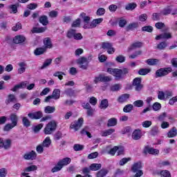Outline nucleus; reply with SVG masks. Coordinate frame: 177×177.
Masks as SVG:
<instances>
[{"label": "nucleus", "mask_w": 177, "mask_h": 177, "mask_svg": "<svg viewBox=\"0 0 177 177\" xmlns=\"http://www.w3.org/2000/svg\"><path fill=\"white\" fill-rule=\"evenodd\" d=\"M106 72H108L111 75H113V77H115V80L119 81V80L122 79L124 75L128 74L129 71L127 68H124L122 69L109 68Z\"/></svg>", "instance_id": "1"}, {"label": "nucleus", "mask_w": 177, "mask_h": 177, "mask_svg": "<svg viewBox=\"0 0 177 177\" xmlns=\"http://www.w3.org/2000/svg\"><path fill=\"white\" fill-rule=\"evenodd\" d=\"M56 128H57V122L55 120H52L46 125L44 132L45 135H50L53 132L56 131Z\"/></svg>", "instance_id": "2"}, {"label": "nucleus", "mask_w": 177, "mask_h": 177, "mask_svg": "<svg viewBox=\"0 0 177 177\" xmlns=\"http://www.w3.org/2000/svg\"><path fill=\"white\" fill-rule=\"evenodd\" d=\"M169 73H172V68H161L156 71V78L165 77L166 75H168Z\"/></svg>", "instance_id": "3"}, {"label": "nucleus", "mask_w": 177, "mask_h": 177, "mask_svg": "<svg viewBox=\"0 0 177 177\" xmlns=\"http://www.w3.org/2000/svg\"><path fill=\"white\" fill-rule=\"evenodd\" d=\"M132 86L134 87L136 92H140L143 89V84H142V78L136 77L133 80Z\"/></svg>", "instance_id": "4"}, {"label": "nucleus", "mask_w": 177, "mask_h": 177, "mask_svg": "<svg viewBox=\"0 0 177 177\" xmlns=\"http://www.w3.org/2000/svg\"><path fill=\"white\" fill-rule=\"evenodd\" d=\"M12 146V140L10 139L4 140L0 138V149H4V150H9Z\"/></svg>", "instance_id": "5"}, {"label": "nucleus", "mask_w": 177, "mask_h": 177, "mask_svg": "<svg viewBox=\"0 0 177 177\" xmlns=\"http://www.w3.org/2000/svg\"><path fill=\"white\" fill-rule=\"evenodd\" d=\"M84 124V119L79 118L77 121H75L71 124L70 128L74 129L75 131H78L82 124Z\"/></svg>", "instance_id": "6"}, {"label": "nucleus", "mask_w": 177, "mask_h": 177, "mask_svg": "<svg viewBox=\"0 0 177 177\" xmlns=\"http://www.w3.org/2000/svg\"><path fill=\"white\" fill-rule=\"evenodd\" d=\"M103 21L102 18L93 19L90 24H84V28H95L97 24H100Z\"/></svg>", "instance_id": "7"}, {"label": "nucleus", "mask_w": 177, "mask_h": 177, "mask_svg": "<svg viewBox=\"0 0 177 177\" xmlns=\"http://www.w3.org/2000/svg\"><path fill=\"white\" fill-rule=\"evenodd\" d=\"M77 63L80 68L82 70H86L88 68V59L86 57H81L77 60Z\"/></svg>", "instance_id": "8"}, {"label": "nucleus", "mask_w": 177, "mask_h": 177, "mask_svg": "<svg viewBox=\"0 0 177 177\" xmlns=\"http://www.w3.org/2000/svg\"><path fill=\"white\" fill-rule=\"evenodd\" d=\"M28 116L29 118H30V120H39L44 117V114L41 111H37L34 113H29Z\"/></svg>", "instance_id": "9"}, {"label": "nucleus", "mask_w": 177, "mask_h": 177, "mask_svg": "<svg viewBox=\"0 0 177 177\" xmlns=\"http://www.w3.org/2000/svg\"><path fill=\"white\" fill-rule=\"evenodd\" d=\"M24 160H35L37 158V152L35 151H31L27 152L24 155Z\"/></svg>", "instance_id": "10"}, {"label": "nucleus", "mask_w": 177, "mask_h": 177, "mask_svg": "<svg viewBox=\"0 0 177 177\" xmlns=\"http://www.w3.org/2000/svg\"><path fill=\"white\" fill-rule=\"evenodd\" d=\"M37 169H38V167L36 165H30L28 167H26L24 169V172L21 173V176H27V175H28V173L27 172H32V171H37Z\"/></svg>", "instance_id": "11"}, {"label": "nucleus", "mask_w": 177, "mask_h": 177, "mask_svg": "<svg viewBox=\"0 0 177 177\" xmlns=\"http://www.w3.org/2000/svg\"><path fill=\"white\" fill-rule=\"evenodd\" d=\"M27 85H28V82H21L19 84L15 85L14 88L11 89V91H12V92H16V91H17L18 89L27 88Z\"/></svg>", "instance_id": "12"}, {"label": "nucleus", "mask_w": 177, "mask_h": 177, "mask_svg": "<svg viewBox=\"0 0 177 177\" xmlns=\"http://www.w3.org/2000/svg\"><path fill=\"white\" fill-rule=\"evenodd\" d=\"M131 138L133 140H139V139L142 138V131H140V129L134 130L131 135Z\"/></svg>", "instance_id": "13"}, {"label": "nucleus", "mask_w": 177, "mask_h": 177, "mask_svg": "<svg viewBox=\"0 0 177 177\" xmlns=\"http://www.w3.org/2000/svg\"><path fill=\"white\" fill-rule=\"evenodd\" d=\"M169 38H172V36L171 35V33L165 32V33H162V34L156 36L155 39H156V41H158L160 39H169Z\"/></svg>", "instance_id": "14"}, {"label": "nucleus", "mask_w": 177, "mask_h": 177, "mask_svg": "<svg viewBox=\"0 0 177 177\" xmlns=\"http://www.w3.org/2000/svg\"><path fill=\"white\" fill-rule=\"evenodd\" d=\"M145 153H148L149 154H152L153 156H156L160 153V151L157 149L150 148L149 147H146L144 150Z\"/></svg>", "instance_id": "15"}, {"label": "nucleus", "mask_w": 177, "mask_h": 177, "mask_svg": "<svg viewBox=\"0 0 177 177\" xmlns=\"http://www.w3.org/2000/svg\"><path fill=\"white\" fill-rule=\"evenodd\" d=\"M44 46L43 48H45L46 50L47 49H52L53 46V45L52 44V41L49 37H46L44 39Z\"/></svg>", "instance_id": "16"}, {"label": "nucleus", "mask_w": 177, "mask_h": 177, "mask_svg": "<svg viewBox=\"0 0 177 177\" xmlns=\"http://www.w3.org/2000/svg\"><path fill=\"white\" fill-rule=\"evenodd\" d=\"M10 120L11 121V124L15 127H17V122H19V117L15 113H12L10 115Z\"/></svg>", "instance_id": "17"}, {"label": "nucleus", "mask_w": 177, "mask_h": 177, "mask_svg": "<svg viewBox=\"0 0 177 177\" xmlns=\"http://www.w3.org/2000/svg\"><path fill=\"white\" fill-rule=\"evenodd\" d=\"M17 102V98L13 94H10L8 99L6 100V104H10V103H16Z\"/></svg>", "instance_id": "18"}, {"label": "nucleus", "mask_w": 177, "mask_h": 177, "mask_svg": "<svg viewBox=\"0 0 177 177\" xmlns=\"http://www.w3.org/2000/svg\"><path fill=\"white\" fill-rule=\"evenodd\" d=\"M167 138H175L177 136V129L176 127H172L167 133Z\"/></svg>", "instance_id": "19"}, {"label": "nucleus", "mask_w": 177, "mask_h": 177, "mask_svg": "<svg viewBox=\"0 0 177 177\" xmlns=\"http://www.w3.org/2000/svg\"><path fill=\"white\" fill-rule=\"evenodd\" d=\"M141 169H142V162H138L133 165L131 167V171L135 174V172H138V171H140Z\"/></svg>", "instance_id": "20"}, {"label": "nucleus", "mask_w": 177, "mask_h": 177, "mask_svg": "<svg viewBox=\"0 0 177 177\" xmlns=\"http://www.w3.org/2000/svg\"><path fill=\"white\" fill-rule=\"evenodd\" d=\"M139 27V23L138 22H133L129 24L127 27L126 30L127 31H133V30H135V28H138Z\"/></svg>", "instance_id": "21"}, {"label": "nucleus", "mask_w": 177, "mask_h": 177, "mask_svg": "<svg viewBox=\"0 0 177 177\" xmlns=\"http://www.w3.org/2000/svg\"><path fill=\"white\" fill-rule=\"evenodd\" d=\"M70 162H71V158H64L58 162L59 165H61L62 168L66 165H68Z\"/></svg>", "instance_id": "22"}, {"label": "nucleus", "mask_w": 177, "mask_h": 177, "mask_svg": "<svg viewBox=\"0 0 177 177\" xmlns=\"http://www.w3.org/2000/svg\"><path fill=\"white\" fill-rule=\"evenodd\" d=\"M142 46H143V43L140 41H136L129 47V50H133V49H136L138 48H142Z\"/></svg>", "instance_id": "23"}, {"label": "nucleus", "mask_w": 177, "mask_h": 177, "mask_svg": "<svg viewBox=\"0 0 177 177\" xmlns=\"http://www.w3.org/2000/svg\"><path fill=\"white\" fill-rule=\"evenodd\" d=\"M24 41H26V37L21 35L16 36L13 39L14 44H23Z\"/></svg>", "instance_id": "24"}, {"label": "nucleus", "mask_w": 177, "mask_h": 177, "mask_svg": "<svg viewBox=\"0 0 177 177\" xmlns=\"http://www.w3.org/2000/svg\"><path fill=\"white\" fill-rule=\"evenodd\" d=\"M39 23L42 26H48L49 24V20L48 19V16L42 15L39 17Z\"/></svg>", "instance_id": "25"}, {"label": "nucleus", "mask_w": 177, "mask_h": 177, "mask_svg": "<svg viewBox=\"0 0 177 177\" xmlns=\"http://www.w3.org/2000/svg\"><path fill=\"white\" fill-rule=\"evenodd\" d=\"M18 66H19V68L18 69V73L19 74H23V73H26V66H27V64L25 62H20L18 64Z\"/></svg>", "instance_id": "26"}, {"label": "nucleus", "mask_w": 177, "mask_h": 177, "mask_svg": "<svg viewBox=\"0 0 177 177\" xmlns=\"http://www.w3.org/2000/svg\"><path fill=\"white\" fill-rule=\"evenodd\" d=\"M51 96L53 97V98L55 99V100H57V99H60V89L59 88L54 89Z\"/></svg>", "instance_id": "27"}, {"label": "nucleus", "mask_w": 177, "mask_h": 177, "mask_svg": "<svg viewBox=\"0 0 177 177\" xmlns=\"http://www.w3.org/2000/svg\"><path fill=\"white\" fill-rule=\"evenodd\" d=\"M46 52V48L44 47L36 48L34 51L35 56H39L40 55H44Z\"/></svg>", "instance_id": "28"}, {"label": "nucleus", "mask_w": 177, "mask_h": 177, "mask_svg": "<svg viewBox=\"0 0 177 177\" xmlns=\"http://www.w3.org/2000/svg\"><path fill=\"white\" fill-rule=\"evenodd\" d=\"M55 111H56V107L55 106H47L44 108V113L46 114H52Z\"/></svg>", "instance_id": "29"}, {"label": "nucleus", "mask_w": 177, "mask_h": 177, "mask_svg": "<svg viewBox=\"0 0 177 177\" xmlns=\"http://www.w3.org/2000/svg\"><path fill=\"white\" fill-rule=\"evenodd\" d=\"M31 31L32 34L45 32V31H46V27H40V28L35 27L32 29Z\"/></svg>", "instance_id": "30"}, {"label": "nucleus", "mask_w": 177, "mask_h": 177, "mask_svg": "<svg viewBox=\"0 0 177 177\" xmlns=\"http://www.w3.org/2000/svg\"><path fill=\"white\" fill-rule=\"evenodd\" d=\"M146 63L148 66H156L158 63H160V60L157 59H149L146 60Z\"/></svg>", "instance_id": "31"}, {"label": "nucleus", "mask_w": 177, "mask_h": 177, "mask_svg": "<svg viewBox=\"0 0 177 177\" xmlns=\"http://www.w3.org/2000/svg\"><path fill=\"white\" fill-rule=\"evenodd\" d=\"M102 168V164L100 163H93L90 165L91 171H99Z\"/></svg>", "instance_id": "32"}, {"label": "nucleus", "mask_w": 177, "mask_h": 177, "mask_svg": "<svg viewBox=\"0 0 177 177\" xmlns=\"http://www.w3.org/2000/svg\"><path fill=\"white\" fill-rule=\"evenodd\" d=\"M109 107V100L107 99L102 100L100 104V109L106 110Z\"/></svg>", "instance_id": "33"}, {"label": "nucleus", "mask_w": 177, "mask_h": 177, "mask_svg": "<svg viewBox=\"0 0 177 177\" xmlns=\"http://www.w3.org/2000/svg\"><path fill=\"white\" fill-rule=\"evenodd\" d=\"M138 4L136 3H129L125 6L126 10H133L136 9Z\"/></svg>", "instance_id": "34"}, {"label": "nucleus", "mask_w": 177, "mask_h": 177, "mask_svg": "<svg viewBox=\"0 0 177 177\" xmlns=\"http://www.w3.org/2000/svg\"><path fill=\"white\" fill-rule=\"evenodd\" d=\"M109 174V170L102 169L97 172L96 177H104Z\"/></svg>", "instance_id": "35"}, {"label": "nucleus", "mask_w": 177, "mask_h": 177, "mask_svg": "<svg viewBox=\"0 0 177 177\" xmlns=\"http://www.w3.org/2000/svg\"><path fill=\"white\" fill-rule=\"evenodd\" d=\"M80 17L83 19L84 24H89V21H91V17L86 16V14H85V12L81 13Z\"/></svg>", "instance_id": "36"}, {"label": "nucleus", "mask_w": 177, "mask_h": 177, "mask_svg": "<svg viewBox=\"0 0 177 177\" xmlns=\"http://www.w3.org/2000/svg\"><path fill=\"white\" fill-rule=\"evenodd\" d=\"M118 120L115 118H111L108 120L106 124L107 127H115L117 124Z\"/></svg>", "instance_id": "37"}, {"label": "nucleus", "mask_w": 177, "mask_h": 177, "mask_svg": "<svg viewBox=\"0 0 177 177\" xmlns=\"http://www.w3.org/2000/svg\"><path fill=\"white\" fill-rule=\"evenodd\" d=\"M114 132H115V129H109L108 130L102 131L101 135L102 136H109V135H111V133H114Z\"/></svg>", "instance_id": "38"}, {"label": "nucleus", "mask_w": 177, "mask_h": 177, "mask_svg": "<svg viewBox=\"0 0 177 177\" xmlns=\"http://www.w3.org/2000/svg\"><path fill=\"white\" fill-rule=\"evenodd\" d=\"M150 71H151L150 68H140L138 71V74L139 75H147Z\"/></svg>", "instance_id": "39"}, {"label": "nucleus", "mask_w": 177, "mask_h": 177, "mask_svg": "<svg viewBox=\"0 0 177 177\" xmlns=\"http://www.w3.org/2000/svg\"><path fill=\"white\" fill-rule=\"evenodd\" d=\"M129 99V94H123L118 98V102L120 103H124V102H127Z\"/></svg>", "instance_id": "40"}, {"label": "nucleus", "mask_w": 177, "mask_h": 177, "mask_svg": "<svg viewBox=\"0 0 177 177\" xmlns=\"http://www.w3.org/2000/svg\"><path fill=\"white\" fill-rule=\"evenodd\" d=\"M52 143V141L50 140V138L46 137L45 140L43 141L42 146L44 147H49L50 146V144Z\"/></svg>", "instance_id": "41"}, {"label": "nucleus", "mask_w": 177, "mask_h": 177, "mask_svg": "<svg viewBox=\"0 0 177 177\" xmlns=\"http://www.w3.org/2000/svg\"><path fill=\"white\" fill-rule=\"evenodd\" d=\"M15 127V126H14L13 124H11V123H8L4 126L3 130L4 131V132H9V131H12V129H13Z\"/></svg>", "instance_id": "42"}, {"label": "nucleus", "mask_w": 177, "mask_h": 177, "mask_svg": "<svg viewBox=\"0 0 177 177\" xmlns=\"http://www.w3.org/2000/svg\"><path fill=\"white\" fill-rule=\"evenodd\" d=\"M167 46H168V44L165 41H162L157 45V49H159V50H164Z\"/></svg>", "instance_id": "43"}, {"label": "nucleus", "mask_w": 177, "mask_h": 177, "mask_svg": "<svg viewBox=\"0 0 177 177\" xmlns=\"http://www.w3.org/2000/svg\"><path fill=\"white\" fill-rule=\"evenodd\" d=\"M160 177H172L171 172L168 170H161L160 171Z\"/></svg>", "instance_id": "44"}, {"label": "nucleus", "mask_w": 177, "mask_h": 177, "mask_svg": "<svg viewBox=\"0 0 177 177\" xmlns=\"http://www.w3.org/2000/svg\"><path fill=\"white\" fill-rule=\"evenodd\" d=\"M22 122L24 127H26V128H28V127H30V125H31V122H30V120H28V118H27V117H24L22 118Z\"/></svg>", "instance_id": "45"}, {"label": "nucleus", "mask_w": 177, "mask_h": 177, "mask_svg": "<svg viewBox=\"0 0 177 177\" xmlns=\"http://www.w3.org/2000/svg\"><path fill=\"white\" fill-rule=\"evenodd\" d=\"M171 12H172L171 7H167L161 11V14L164 16H167V15H171Z\"/></svg>", "instance_id": "46"}, {"label": "nucleus", "mask_w": 177, "mask_h": 177, "mask_svg": "<svg viewBox=\"0 0 177 177\" xmlns=\"http://www.w3.org/2000/svg\"><path fill=\"white\" fill-rule=\"evenodd\" d=\"M133 109V105H132V104H127V105H126L124 107L123 111L124 113H131V111H132Z\"/></svg>", "instance_id": "47"}, {"label": "nucleus", "mask_w": 177, "mask_h": 177, "mask_svg": "<svg viewBox=\"0 0 177 177\" xmlns=\"http://www.w3.org/2000/svg\"><path fill=\"white\" fill-rule=\"evenodd\" d=\"M51 63L52 59H46L41 67V70H44V68H46V67L50 66Z\"/></svg>", "instance_id": "48"}, {"label": "nucleus", "mask_w": 177, "mask_h": 177, "mask_svg": "<svg viewBox=\"0 0 177 177\" xmlns=\"http://www.w3.org/2000/svg\"><path fill=\"white\" fill-rule=\"evenodd\" d=\"M88 130H89V127H86L84 129H83L81 131L82 135H87L88 138H92L91 133H89V131H88Z\"/></svg>", "instance_id": "49"}, {"label": "nucleus", "mask_w": 177, "mask_h": 177, "mask_svg": "<svg viewBox=\"0 0 177 177\" xmlns=\"http://www.w3.org/2000/svg\"><path fill=\"white\" fill-rule=\"evenodd\" d=\"M121 87L122 86L120 84H114L111 86V91H112V92H117V91H120V89H121Z\"/></svg>", "instance_id": "50"}, {"label": "nucleus", "mask_w": 177, "mask_h": 177, "mask_svg": "<svg viewBox=\"0 0 177 177\" xmlns=\"http://www.w3.org/2000/svg\"><path fill=\"white\" fill-rule=\"evenodd\" d=\"M63 167L57 162V165H55L52 169L51 172L54 174V172H59V171H62Z\"/></svg>", "instance_id": "51"}, {"label": "nucleus", "mask_w": 177, "mask_h": 177, "mask_svg": "<svg viewBox=\"0 0 177 177\" xmlns=\"http://www.w3.org/2000/svg\"><path fill=\"white\" fill-rule=\"evenodd\" d=\"M140 55H142V50H138L129 55V59H136V57H138V56H140Z\"/></svg>", "instance_id": "52"}, {"label": "nucleus", "mask_w": 177, "mask_h": 177, "mask_svg": "<svg viewBox=\"0 0 177 177\" xmlns=\"http://www.w3.org/2000/svg\"><path fill=\"white\" fill-rule=\"evenodd\" d=\"M111 46H113V44H111V43L109 42H103L102 44V49L109 50L110 49V48H111Z\"/></svg>", "instance_id": "53"}, {"label": "nucleus", "mask_w": 177, "mask_h": 177, "mask_svg": "<svg viewBox=\"0 0 177 177\" xmlns=\"http://www.w3.org/2000/svg\"><path fill=\"white\" fill-rule=\"evenodd\" d=\"M151 124H153V122L151 121L146 120L142 123V125L143 128H150V127H151Z\"/></svg>", "instance_id": "54"}, {"label": "nucleus", "mask_w": 177, "mask_h": 177, "mask_svg": "<svg viewBox=\"0 0 177 177\" xmlns=\"http://www.w3.org/2000/svg\"><path fill=\"white\" fill-rule=\"evenodd\" d=\"M75 32L76 31L74 29H71L70 30H68L67 33L68 38H74Z\"/></svg>", "instance_id": "55"}, {"label": "nucleus", "mask_w": 177, "mask_h": 177, "mask_svg": "<svg viewBox=\"0 0 177 177\" xmlns=\"http://www.w3.org/2000/svg\"><path fill=\"white\" fill-rule=\"evenodd\" d=\"M106 13V10L103 8H100L96 12L97 16H103Z\"/></svg>", "instance_id": "56"}, {"label": "nucleus", "mask_w": 177, "mask_h": 177, "mask_svg": "<svg viewBox=\"0 0 177 177\" xmlns=\"http://www.w3.org/2000/svg\"><path fill=\"white\" fill-rule=\"evenodd\" d=\"M8 9H10L14 14L17 13V4L10 5Z\"/></svg>", "instance_id": "57"}, {"label": "nucleus", "mask_w": 177, "mask_h": 177, "mask_svg": "<svg viewBox=\"0 0 177 177\" xmlns=\"http://www.w3.org/2000/svg\"><path fill=\"white\" fill-rule=\"evenodd\" d=\"M153 110H154V111H158V110L161 109V104L158 103V102H155L153 104Z\"/></svg>", "instance_id": "58"}, {"label": "nucleus", "mask_w": 177, "mask_h": 177, "mask_svg": "<svg viewBox=\"0 0 177 177\" xmlns=\"http://www.w3.org/2000/svg\"><path fill=\"white\" fill-rule=\"evenodd\" d=\"M43 127H44V124L42 123L39 124L33 128V131L37 133V132H39V131H41V129H42Z\"/></svg>", "instance_id": "59"}, {"label": "nucleus", "mask_w": 177, "mask_h": 177, "mask_svg": "<svg viewBox=\"0 0 177 177\" xmlns=\"http://www.w3.org/2000/svg\"><path fill=\"white\" fill-rule=\"evenodd\" d=\"M128 161H131V158H124L120 160V165L122 167L123 165H125Z\"/></svg>", "instance_id": "60"}, {"label": "nucleus", "mask_w": 177, "mask_h": 177, "mask_svg": "<svg viewBox=\"0 0 177 177\" xmlns=\"http://www.w3.org/2000/svg\"><path fill=\"white\" fill-rule=\"evenodd\" d=\"M159 132L160 131L158 130V127H154L151 130V135H152V136H156V135H157Z\"/></svg>", "instance_id": "61"}, {"label": "nucleus", "mask_w": 177, "mask_h": 177, "mask_svg": "<svg viewBox=\"0 0 177 177\" xmlns=\"http://www.w3.org/2000/svg\"><path fill=\"white\" fill-rule=\"evenodd\" d=\"M142 31H146L147 32H152L153 28L151 26H147L142 28Z\"/></svg>", "instance_id": "62"}, {"label": "nucleus", "mask_w": 177, "mask_h": 177, "mask_svg": "<svg viewBox=\"0 0 177 177\" xmlns=\"http://www.w3.org/2000/svg\"><path fill=\"white\" fill-rule=\"evenodd\" d=\"M133 104L136 107H142L143 106V100H138L133 102Z\"/></svg>", "instance_id": "63"}, {"label": "nucleus", "mask_w": 177, "mask_h": 177, "mask_svg": "<svg viewBox=\"0 0 177 177\" xmlns=\"http://www.w3.org/2000/svg\"><path fill=\"white\" fill-rule=\"evenodd\" d=\"M115 60L118 63H124V62H125V57H124V55H118L116 57Z\"/></svg>", "instance_id": "64"}]
</instances>
